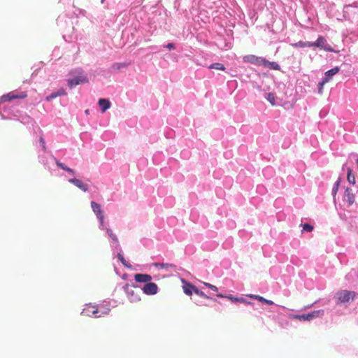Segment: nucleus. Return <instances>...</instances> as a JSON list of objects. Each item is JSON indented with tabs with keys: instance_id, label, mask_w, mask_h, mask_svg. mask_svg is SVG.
Wrapping results in <instances>:
<instances>
[{
	"instance_id": "1",
	"label": "nucleus",
	"mask_w": 358,
	"mask_h": 358,
	"mask_svg": "<svg viewBox=\"0 0 358 358\" xmlns=\"http://www.w3.org/2000/svg\"><path fill=\"white\" fill-rule=\"evenodd\" d=\"M27 96L25 91L17 92L16 91L10 92L0 97V116L3 120H11L17 117V113L19 110L15 106L12 101L16 99H24Z\"/></svg>"
},
{
	"instance_id": "2",
	"label": "nucleus",
	"mask_w": 358,
	"mask_h": 358,
	"mask_svg": "<svg viewBox=\"0 0 358 358\" xmlns=\"http://www.w3.org/2000/svg\"><path fill=\"white\" fill-rule=\"evenodd\" d=\"M71 77L67 80L68 86L70 88L75 87L76 86L88 83L89 80L87 74L83 69L77 68L70 72Z\"/></svg>"
},
{
	"instance_id": "3",
	"label": "nucleus",
	"mask_w": 358,
	"mask_h": 358,
	"mask_svg": "<svg viewBox=\"0 0 358 358\" xmlns=\"http://www.w3.org/2000/svg\"><path fill=\"white\" fill-rule=\"evenodd\" d=\"M357 293L354 291L341 290L336 293L335 300L337 305L348 304L353 301L357 296Z\"/></svg>"
},
{
	"instance_id": "4",
	"label": "nucleus",
	"mask_w": 358,
	"mask_h": 358,
	"mask_svg": "<svg viewBox=\"0 0 358 358\" xmlns=\"http://www.w3.org/2000/svg\"><path fill=\"white\" fill-rule=\"evenodd\" d=\"M324 314V310H313L310 313H302V314H293L290 315L289 317L291 319H296L299 320V321L305 322V321H311L313 319L320 317L323 316Z\"/></svg>"
},
{
	"instance_id": "5",
	"label": "nucleus",
	"mask_w": 358,
	"mask_h": 358,
	"mask_svg": "<svg viewBox=\"0 0 358 358\" xmlns=\"http://www.w3.org/2000/svg\"><path fill=\"white\" fill-rule=\"evenodd\" d=\"M57 24L63 30L64 33H70L74 30L71 19L66 15H59L57 19Z\"/></svg>"
},
{
	"instance_id": "6",
	"label": "nucleus",
	"mask_w": 358,
	"mask_h": 358,
	"mask_svg": "<svg viewBox=\"0 0 358 358\" xmlns=\"http://www.w3.org/2000/svg\"><path fill=\"white\" fill-rule=\"evenodd\" d=\"M133 287L134 289H138L139 292H143L146 295H155L159 292L157 285L150 281L145 284L143 287L138 285H134Z\"/></svg>"
},
{
	"instance_id": "7",
	"label": "nucleus",
	"mask_w": 358,
	"mask_h": 358,
	"mask_svg": "<svg viewBox=\"0 0 358 358\" xmlns=\"http://www.w3.org/2000/svg\"><path fill=\"white\" fill-rule=\"evenodd\" d=\"M91 207L94 212V213L96 215V217L97 220H99V228L100 229H104V213L101 208V206L98 203L92 201H91Z\"/></svg>"
},
{
	"instance_id": "8",
	"label": "nucleus",
	"mask_w": 358,
	"mask_h": 358,
	"mask_svg": "<svg viewBox=\"0 0 358 358\" xmlns=\"http://www.w3.org/2000/svg\"><path fill=\"white\" fill-rule=\"evenodd\" d=\"M134 285H136V283H133L132 285L127 284L123 287V289L127 295V297L130 302L136 303L141 301L140 293L138 289L137 292L134 290Z\"/></svg>"
},
{
	"instance_id": "9",
	"label": "nucleus",
	"mask_w": 358,
	"mask_h": 358,
	"mask_svg": "<svg viewBox=\"0 0 358 358\" xmlns=\"http://www.w3.org/2000/svg\"><path fill=\"white\" fill-rule=\"evenodd\" d=\"M315 48H320L327 52H337L338 51L334 50L329 44H328L327 39L322 36H319L317 40L315 41Z\"/></svg>"
},
{
	"instance_id": "10",
	"label": "nucleus",
	"mask_w": 358,
	"mask_h": 358,
	"mask_svg": "<svg viewBox=\"0 0 358 358\" xmlns=\"http://www.w3.org/2000/svg\"><path fill=\"white\" fill-rule=\"evenodd\" d=\"M110 301L105 300L102 304L96 306V310L98 311V317L101 316L107 315L110 312Z\"/></svg>"
},
{
	"instance_id": "11",
	"label": "nucleus",
	"mask_w": 358,
	"mask_h": 358,
	"mask_svg": "<svg viewBox=\"0 0 358 358\" xmlns=\"http://www.w3.org/2000/svg\"><path fill=\"white\" fill-rule=\"evenodd\" d=\"M343 201L348 203V207L351 206L355 201V195L352 189L349 187H347L345 189Z\"/></svg>"
},
{
	"instance_id": "12",
	"label": "nucleus",
	"mask_w": 358,
	"mask_h": 358,
	"mask_svg": "<svg viewBox=\"0 0 358 358\" xmlns=\"http://www.w3.org/2000/svg\"><path fill=\"white\" fill-rule=\"evenodd\" d=\"M38 159L39 163L43 164L45 169L48 170L51 173H52V168L50 166V162L48 161V159L46 156L45 152H41L39 150L38 152Z\"/></svg>"
},
{
	"instance_id": "13",
	"label": "nucleus",
	"mask_w": 358,
	"mask_h": 358,
	"mask_svg": "<svg viewBox=\"0 0 358 358\" xmlns=\"http://www.w3.org/2000/svg\"><path fill=\"white\" fill-rule=\"evenodd\" d=\"M182 282L184 293L188 296H192L194 293L196 287L184 279H182Z\"/></svg>"
},
{
	"instance_id": "14",
	"label": "nucleus",
	"mask_w": 358,
	"mask_h": 358,
	"mask_svg": "<svg viewBox=\"0 0 358 358\" xmlns=\"http://www.w3.org/2000/svg\"><path fill=\"white\" fill-rule=\"evenodd\" d=\"M136 283H148L152 280V276L147 273H136L134 276Z\"/></svg>"
},
{
	"instance_id": "15",
	"label": "nucleus",
	"mask_w": 358,
	"mask_h": 358,
	"mask_svg": "<svg viewBox=\"0 0 358 358\" xmlns=\"http://www.w3.org/2000/svg\"><path fill=\"white\" fill-rule=\"evenodd\" d=\"M69 182L71 184H73L75 186H76L78 188H79L80 189H81L83 192L88 191V188H89L88 185L80 179L73 178L69 179Z\"/></svg>"
},
{
	"instance_id": "16",
	"label": "nucleus",
	"mask_w": 358,
	"mask_h": 358,
	"mask_svg": "<svg viewBox=\"0 0 358 358\" xmlns=\"http://www.w3.org/2000/svg\"><path fill=\"white\" fill-rule=\"evenodd\" d=\"M341 70L339 66H335L324 73V76L322 77L327 83L333 79V77L337 74Z\"/></svg>"
},
{
	"instance_id": "17",
	"label": "nucleus",
	"mask_w": 358,
	"mask_h": 358,
	"mask_svg": "<svg viewBox=\"0 0 358 358\" xmlns=\"http://www.w3.org/2000/svg\"><path fill=\"white\" fill-rule=\"evenodd\" d=\"M81 314L86 316H94V317H98V311L96 310V306H87L83 309Z\"/></svg>"
},
{
	"instance_id": "18",
	"label": "nucleus",
	"mask_w": 358,
	"mask_h": 358,
	"mask_svg": "<svg viewBox=\"0 0 358 358\" xmlns=\"http://www.w3.org/2000/svg\"><path fill=\"white\" fill-rule=\"evenodd\" d=\"M98 105L100 107L101 113H104L111 107V103L108 99L101 98L98 101Z\"/></svg>"
},
{
	"instance_id": "19",
	"label": "nucleus",
	"mask_w": 358,
	"mask_h": 358,
	"mask_svg": "<svg viewBox=\"0 0 358 358\" xmlns=\"http://www.w3.org/2000/svg\"><path fill=\"white\" fill-rule=\"evenodd\" d=\"M52 158L55 162L56 165L59 168L69 173L75 174V171L73 169L68 167L65 164L61 162L58 159H57L54 156H52Z\"/></svg>"
},
{
	"instance_id": "20",
	"label": "nucleus",
	"mask_w": 358,
	"mask_h": 358,
	"mask_svg": "<svg viewBox=\"0 0 358 358\" xmlns=\"http://www.w3.org/2000/svg\"><path fill=\"white\" fill-rule=\"evenodd\" d=\"M248 296L250 298L257 299V301H259L263 303H266L267 305H274V302L273 301L266 299L259 295L250 294V295H248Z\"/></svg>"
},
{
	"instance_id": "21",
	"label": "nucleus",
	"mask_w": 358,
	"mask_h": 358,
	"mask_svg": "<svg viewBox=\"0 0 358 358\" xmlns=\"http://www.w3.org/2000/svg\"><path fill=\"white\" fill-rule=\"evenodd\" d=\"M216 296L219 298L228 299L234 303H236L238 301V297L234 296L231 294H223L222 293H217Z\"/></svg>"
},
{
	"instance_id": "22",
	"label": "nucleus",
	"mask_w": 358,
	"mask_h": 358,
	"mask_svg": "<svg viewBox=\"0 0 358 358\" xmlns=\"http://www.w3.org/2000/svg\"><path fill=\"white\" fill-rule=\"evenodd\" d=\"M347 179L350 184L355 185L356 182L355 177L352 173V169L350 167L347 168Z\"/></svg>"
},
{
	"instance_id": "23",
	"label": "nucleus",
	"mask_w": 358,
	"mask_h": 358,
	"mask_svg": "<svg viewBox=\"0 0 358 358\" xmlns=\"http://www.w3.org/2000/svg\"><path fill=\"white\" fill-rule=\"evenodd\" d=\"M264 67L266 68H268L270 69H273V70H278V71H280V66L275 62H269L268 60L266 59V62L265 64V66Z\"/></svg>"
},
{
	"instance_id": "24",
	"label": "nucleus",
	"mask_w": 358,
	"mask_h": 358,
	"mask_svg": "<svg viewBox=\"0 0 358 358\" xmlns=\"http://www.w3.org/2000/svg\"><path fill=\"white\" fill-rule=\"evenodd\" d=\"M152 266L157 268L158 269L162 268H173L175 267V265L173 264H169V263H159V262H154L152 264Z\"/></svg>"
},
{
	"instance_id": "25",
	"label": "nucleus",
	"mask_w": 358,
	"mask_h": 358,
	"mask_svg": "<svg viewBox=\"0 0 358 358\" xmlns=\"http://www.w3.org/2000/svg\"><path fill=\"white\" fill-rule=\"evenodd\" d=\"M347 32L351 40L358 39V27L357 28L348 29Z\"/></svg>"
},
{
	"instance_id": "26",
	"label": "nucleus",
	"mask_w": 358,
	"mask_h": 358,
	"mask_svg": "<svg viewBox=\"0 0 358 358\" xmlns=\"http://www.w3.org/2000/svg\"><path fill=\"white\" fill-rule=\"evenodd\" d=\"M264 98L271 104V106H274L276 105L275 103V94L273 92H268L265 94Z\"/></svg>"
},
{
	"instance_id": "27",
	"label": "nucleus",
	"mask_w": 358,
	"mask_h": 358,
	"mask_svg": "<svg viewBox=\"0 0 358 358\" xmlns=\"http://www.w3.org/2000/svg\"><path fill=\"white\" fill-rule=\"evenodd\" d=\"M117 257L125 267L129 268H131V265L124 259L123 252H117Z\"/></svg>"
},
{
	"instance_id": "28",
	"label": "nucleus",
	"mask_w": 358,
	"mask_h": 358,
	"mask_svg": "<svg viewBox=\"0 0 358 358\" xmlns=\"http://www.w3.org/2000/svg\"><path fill=\"white\" fill-rule=\"evenodd\" d=\"M117 257L125 267L129 268H131V265L124 259L123 252H117Z\"/></svg>"
},
{
	"instance_id": "29",
	"label": "nucleus",
	"mask_w": 358,
	"mask_h": 358,
	"mask_svg": "<svg viewBox=\"0 0 358 358\" xmlns=\"http://www.w3.org/2000/svg\"><path fill=\"white\" fill-rule=\"evenodd\" d=\"M117 257L125 267L129 268H131V265L124 259L123 252H117Z\"/></svg>"
},
{
	"instance_id": "30",
	"label": "nucleus",
	"mask_w": 358,
	"mask_h": 358,
	"mask_svg": "<svg viewBox=\"0 0 358 358\" xmlns=\"http://www.w3.org/2000/svg\"><path fill=\"white\" fill-rule=\"evenodd\" d=\"M117 257L125 267L129 268H131V265L124 259L123 252H117Z\"/></svg>"
},
{
	"instance_id": "31",
	"label": "nucleus",
	"mask_w": 358,
	"mask_h": 358,
	"mask_svg": "<svg viewBox=\"0 0 358 358\" xmlns=\"http://www.w3.org/2000/svg\"><path fill=\"white\" fill-rule=\"evenodd\" d=\"M117 257L125 267L129 268H131V265L124 259L123 252H117Z\"/></svg>"
},
{
	"instance_id": "32",
	"label": "nucleus",
	"mask_w": 358,
	"mask_h": 358,
	"mask_svg": "<svg viewBox=\"0 0 358 358\" xmlns=\"http://www.w3.org/2000/svg\"><path fill=\"white\" fill-rule=\"evenodd\" d=\"M117 257L125 267L129 268H131V265L124 259L123 252H117Z\"/></svg>"
},
{
	"instance_id": "33",
	"label": "nucleus",
	"mask_w": 358,
	"mask_h": 358,
	"mask_svg": "<svg viewBox=\"0 0 358 358\" xmlns=\"http://www.w3.org/2000/svg\"><path fill=\"white\" fill-rule=\"evenodd\" d=\"M117 257L125 267L129 268H131V265L124 259L123 252H117Z\"/></svg>"
},
{
	"instance_id": "34",
	"label": "nucleus",
	"mask_w": 358,
	"mask_h": 358,
	"mask_svg": "<svg viewBox=\"0 0 358 358\" xmlns=\"http://www.w3.org/2000/svg\"><path fill=\"white\" fill-rule=\"evenodd\" d=\"M103 230H106V234L111 238V242L117 241V236L113 233L112 230L107 227V224L105 222L104 229Z\"/></svg>"
},
{
	"instance_id": "35",
	"label": "nucleus",
	"mask_w": 358,
	"mask_h": 358,
	"mask_svg": "<svg viewBox=\"0 0 358 358\" xmlns=\"http://www.w3.org/2000/svg\"><path fill=\"white\" fill-rule=\"evenodd\" d=\"M129 65L127 62H116L111 66V69L119 71L123 68H126Z\"/></svg>"
},
{
	"instance_id": "36",
	"label": "nucleus",
	"mask_w": 358,
	"mask_h": 358,
	"mask_svg": "<svg viewBox=\"0 0 358 358\" xmlns=\"http://www.w3.org/2000/svg\"><path fill=\"white\" fill-rule=\"evenodd\" d=\"M110 246L114 254L115 252L117 254V252H122V248L118 243V239H117L116 241L111 242Z\"/></svg>"
},
{
	"instance_id": "37",
	"label": "nucleus",
	"mask_w": 358,
	"mask_h": 358,
	"mask_svg": "<svg viewBox=\"0 0 358 358\" xmlns=\"http://www.w3.org/2000/svg\"><path fill=\"white\" fill-rule=\"evenodd\" d=\"M256 59L257 56L254 55H248L243 57V62L246 63L255 64Z\"/></svg>"
},
{
	"instance_id": "38",
	"label": "nucleus",
	"mask_w": 358,
	"mask_h": 358,
	"mask_svg": "<svg viewBox=\"0 0 358 358\" xmlns=\"http://www.w3.org/2000/svg\"><path fill=\"white\" fill-rule=\"evenodd\" d=\"M341 182V178L339 177L338 178V180L334 182V184L333 185V187H332V189H331V194H332V196L334 197L336 196V194L338 192V190Z\"/></svg>"
},
{
	"instance_id": "39",
	"label": "nucleus",
	"mask_w": 358,
	"mask_h": 358,
	"mask_svg": "<svg viewBox=\"0 0 358 358\" xmlns=\"http://www.w3.org/2000/svg\"><path fill=\"white\" fill-rule=\"evenodd\" d=\"M208 68L209 69H217L220 71H224L226 69L224 64L218 62L211 64L208 66Z\"/></svg>"
},
{
	"instance_id": "40",
	"label": "nucleus",
	"mask_w": 358,
	"mask_h": 358,
	"mask_svg": "<svg viewBox=\"0 0 358 358\" xmlns=\"http://www.w3.org/2000/svg\"><path fill=\"white\" fill-rule=\"evenodd\" d=\"M326 83H327V82L323 78H322L321 80L318 83V85H317L318 94H322L324 86Z\"/></svg>"
},
{
	"instance_id": "41",
	"label": "nucleus",
	"mask_w": 358,
	"mask_h": 358,
	"mask_svg": "<svg viewBox=\"0 0 358 358\" xmlns=\"http://www.w3.org/2000/svg\"><path fill=\"white\" fill-rule=\"evenodd\" d=\"M38 143H39L40 147L41 148V152H46V150H47L46 143H45V139L43 136H39Z\"/></svg>"
},
{
	"instance_id": "42",
	"label": "nucleus",
	"mask_w": 358,
	"mask_h": 358,
	"mask_svg": "<svg viewBox=\"0 0 358 358\" xmlns=\"http://www.w3.org/2000/svg\"><path fill=\"white\" fill-rule=\"evenodd\" d=\"M266 62V59L265 57L257 56V59L255 61V65L264 67Z\"/></svg>"
},
{
	"instance_id": "43",
	"label": "nucleus",
	"mask_w": 358,
	"mask_h": 358,
	"mask_svg": "<svg viewBox=\"0 0 358 358\" xmlns=\"http://www.w3.org/2000/svg\"><path fill=\"white\" fill-rule=\"evenodd\" d=\"M238 303H245V304H247V305H249V306H251L253 309H256L255 308V303L252 302V301H248V299H246L245 298H243V297H238Z\"/></svg>"
},
{
	"instance_id": "44",
	"label": "nucleus",
	"mask_w": 358,
	"mask_h": 358,
	"mask_svg": "<svg viewBox=\"0 0 358 358\" xmlns=\"http://www.w3.org/2000/svg\"><path fill=\"white\" fill-rule=\"evenodd\" d=\"M302 225V232H310L313 230L314 227L312 224H309V223H304Z\"/></svg>"
},
{
	"instance_id": "45",
	"label": "nucleus",
	"mask_w": 358,
	"mask_h": 358,
	"mask_svg": "<svg viewBox=\"0 0 358 358\" xmlns=\"http://www.w3.org/2000/svg\"><path fill=\"white\" fill-rule=\"evenodd\" d=\"M194 294L202 298L209 299V296H207L202 290L199 289L197 287L195 289Z\"/></svg>"
},
{
	"instance_id": "46",
	"label": "nucleus",
	"mask_w": 358,
	"mask_h": 358,
	"mask_svg": "<svg viewBox=\"0 0 358 358\" xmlns=\"http://www.w3.org/2000/svg\"><path fill=\"white\" fill-rule=\"evenodd\" d=\"M292 45L294 48H304L305 45V41H299L296 43H292Z\"/></svg>"
},
{
	"instance_id": "47",
	"label": "nucleus",
	"mask_w": 358,
	"mask_h": 358,
	"mask_svg": "<svg viewBox=\"0 0 358 358\" xmlns=\"http://www.w3.org/2000/svg\"><path fill=\"white\" fill-rule=\"evenodd\" d=\"M55 92H56L57 96H62L66 95V92L65 90L63 88H60V89L57 90Z\"/></svg>"
},
{
	"instance_id": "48",
	"label": "nucleus",
	"mask_w": 358,
	"mask_h": 358,
	"mask_svg": "<svg viewBox=\"0 0 358 358\" xmlns=\"http://www.w3.org/2000/svg\"><path fill=\"white\" fill-rule=\"evenodd\" d=\"M21 122L24 124H29L32 122V118L30 116L26 115L22 117V120Z\"/></svg>"
},
{
	"instance_id": "49",
	"label": "nucleus",
	"mask_w": 358,
	"mask_h": 358,
	"mask_svg": "<svg viewBox=\"0 0 358 358\" xmlns=\"http://www.w3.org/2000/svg\"><path fill=\"white\" fill-rule=\"evenodd\" d=\"M164 48L172 50L176 49V45L173 43H169L166 45H164Z\"/></svg>"
},
{
	"instance_id": "50",
	"label": "nucleus",
	"mask_w": 358,
	"mask_h": 358,
	"mask_svg": "<svg viewBox=\"0 0 358 358\" xmlns=\"http://www.w3.org/2000/svg\"><path fill=\"white\" fill-rule=\"evenodd\" d=\"M204 285L206 286L207 287L210 288L213 291H215V292L218 291V288L215 285H211L208 282H204Z\"/></svg>"
},
{
	"instance_id": "51",
	"label": "nucleus",
	"mask_w": 358,
	"mask_h": 358,
	"mask_svg": "<svg viewBox=\"0 0 358 358\" xmlns=\"http://www.w3.org/2000/svg\"><path fill=\"white\" fill-rule=\"evenodd\" d=\"M263 173L264 175H266V174H272L273 173V169L272 167L271 166H267L266 168H265L264 169H263Z\"/></svg>"
},
{
	"instance_id": "52",
	"label": "nucleus",
	"mask_w": 358,
	"mask_h": 358,
	"mask_svg": "<svg viewBox=\"0 0 358 358\" xmlns=\"http://www.w3.org/2000/svg\"><path fill=\"white\" fill-rule=\"evenodd\" d=\"M57 97H58V96H57V95L56 92H54L51 93L50 95L47 96V97H46V100H47V101H51V100H52L53 99H55V98H57Z\"/></svg>"
},
{
	"instance_id": "53",
	"label": "nucleus",
	"mask_w": 358,
	"mask_h": 358,
	"mask_svg": "<svg viewBox=\"0 0 358 358\" xmlns=\"http://www.w3.org/2000/svg\"><path fill=\"white\" fill-rule=\"evenodd\" d=\"M304 48H315V41H305Z\"/></svg>"
},
{
	"instance_id": "54",
	"label": "nucleus",
	"mask_w": 358,
	"mask_h": 358,
	"mask_svg": "<svg viewBox=\"0 0 358 358\" xmlns=\"http://www.w3.org/2000/svg\"><path fill=\"white\" fill-rule=\"evenodd\" d=\"M350 8V6H346L345 7L344 10H343V13H344V15H344V17H346V15H345V13H347L346 10H347V9H348V8Z\"/></svg>"
},
{
	"instance_id": "55",
	"label": "nucleus",
	"mask_w": 358,
	"mask_h": 358,
	"mask_svg": "<svg viewBox=\"0 0 358 358\" xmlns=\"http://www.w3.org/2000/svg\"><path fill=\"white\" fill-rule=\"evenodd\" d=\"M257 189L260 191V189H264L263 186H258Z\"/></svg>"
},
{
	"instance_id": "56",
	"label": "nucleus",
	"mask_w": 358,
	"mask_h": 358,
	"mask_svg": "<svg viewBox=\"0 0 358 358\" xmlns=\"http://www.w3.org/2000/svg\"><path fill=\"white\" fill-rule=\"evenodd\" d=\"M85 113L86 114H89V113H90V110H89V109L85 110Z\"/></svg>"
},
{
	"instance_id": "57",
	"label": "nucleus",
	"mask_w": 358,
	"mask_h": 358,
	"mask_svg": "<svg viewBox=\"0 0 358 358\" xmlns=\"http://www.w3.org/2000/svg\"><path fill=\"white\" fill-rule=\"evenodd\" d=\"M127 277V274H124L122 276V279H126V278Z\"/></svg>"
},
{
	"instance_id": "58",
	"label": "nucleus",
	"mask_w": 358,
	"mask_h": 358,
	"mask_svg": "<svg viewBox=\"0 0 358 358\" xmlns=\"http://www.w3.org/2000/svg\"><path fill=\"white\" fill-rule=\"evenodd\" d=\"M345 166H346V164H343V166H342V169L344 170Z\"/></svg>"
},
{
	"instance_id": "59",
	"label": "nucleus",
	"mask_w": 358,
	"mask_h": 358,
	"mask_svg": "<svg viewBox=\"0 0 358 358\" xmlns=\"http://www.w3.org/2000/svg\"><path fill=\"white\" fill-rule=\"evenodd\" d=\"M185 151H183V152H182V155H184V156H186V154H185Z\"/></svg>"
},
{
	"instance_id": "60",
	"label": "nucleus",
	"mask_w": 358,
	"mask_h": 358,
	"mask_svg": "<svg viewBox=\"0 0 358 358\" xmlns=\"http://www.w3.org/2000/svg\"><path fill=\"white\" fill-rule=\"evenodd\" d=\"M185 151H183V152H182V155H184V156H186V154H185Z\"/></svg>"
},
{
	"instance_id": "61",
	"label": "nucleus",
	"mask_w": 358,
	"mask_h": 358,
	"mask_svg": "<svg viewBox=\"0 0 358 358\" xmlns=\"http://www.w3.org/2000/svg\"><path fill=\"white\" fill-rule=\"evenodd\" d=\"M65 37H66V34H63V38L66 40Z\"/></svg>"
},
{
	"instance_id": "62",
	"label": "nucleus",
	"mask_w": 358,
	"mask_h": 358,
	"mask_svg": "<svg viewBox=\"0 0 358 358\" xmlns=\"http://www.w3.org/2000/svg\"><path fill=\"white\" fill-rule=\"evenodd\" d=\"M195 303H196V305H198V306H200V305H201V303H198V302H195Z\"/></svg>"
},
{
	"instance_id": "63",
	"label": "nucleus",
	"mask_w": 358,
	"mask_h": 358,
	"mask_svg": "<svg viewBox=\"0 0 358 358\" xmlns=\"http://www.w3.org/2000/svg\"><path fill=\"white\" fill-rule=\"evenodd\" d=\"M101 1H103V0H101Z\"/></svg>"
},
{
	"instance_id": "64",
	"label": "nucleus",
	"mask_w": 358,
	"mask_h": 358,
	"mask_svg": "<svg viewBox=\"0 0 358 358\" xmlns=\"http://www.w3.org/2000/svg\"><path fill=\"white\" fill-rule=\"evenodd\" d=\"M357 277H358V274H357Z\"/></svg>"
}]
</instances>
